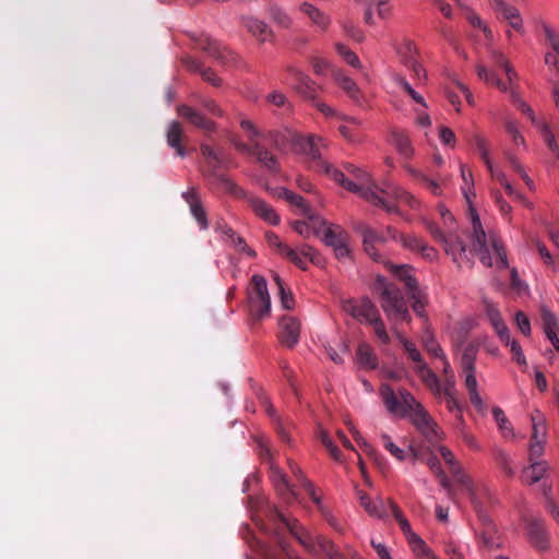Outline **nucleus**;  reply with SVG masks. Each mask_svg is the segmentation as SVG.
<instances>
[{
	"instance_id": "obj_59",
	"label": "nucleus",
	"mask_w": 559,
	"mask_h": 559,
	"mask_svg": "<svg viewBox=\"0 0 559 559\" xmlns=\"http://www.w3.org/2000/svg\"><path fill=\"white\" fill-rule=\"evenodd\" d=\"M296 252L301 259L302 257L308 258L313 264L318 265L322 261L320 253L309 245H302L299 247L298 251L296 250Z\"/></svg>"
},
{
	"instance_id": "obj_28",
	"label": "nucleus",
	"mask_w": 559,
	"mask_h": 559,
	"mask_svg": "<svg viewBox=\"0 0 559 559\" xmlns=\"http://www.w3.org/2000/svg\"><path fill=\"white\" fill-rule=\"evenodd\" d=\"M356 357L362 368L376 369L378 367V358L372 348L366 343L359 344Z\"/></svg>"
},
{
	"instance_id": "obj_18",
	"label": "nucleus",
	"mask_w": 559,
	"mask_h": 559,
	"mask_svg": "<svg viewBox=\"0 0 559 559\" xmlns=\"http://www.w3.org/2000/svg\"><path fill=\"white\" fill-rule=\"evenodd\" d=\"M178 114L205 133L214 132L216 129V124L213 121L204 118L199 111L187 105L179 106Z\"/></svg>"
},
{
	"instance_id": "obj_27",
	"label": "nucleus",
	"mask_w": 559,
	"mask_h": 559,
	"mask_svg": "<svg viewBox=\"0 0 559 559\" xmlns=\"http://www.w3.org/2000/svg\"><path fill=\"white\" fill-rule=\"evenodd\" d=\"M416 373L419 376L424 384L436 394H441V385L437 374L427 366V364L420 365V367H414Z\"/></svg>"
},
{
	"instance_id": "obj_13",
	"label": "nucleus",
	"mask_w": 559,
	"mask_h": 559,
	"mask_svg": "<svg viewBox=\"0 0 559 559\" xmlns=\"http://www.w3.org/2000/svg\"><path fill=\"white\" fill-rule=\"evenodd\" d=\"M280 341L283 345L292 348L299 341L300 323L294 317L284 316L280 321Z\"/></svg>"
},
{
	"instance_id": "obj_3",
	"label": "nucleus",
	"mask_w": 559,
	"mask_h": 559,
	"mask_svg": "<svg viewBox=\"0 0 559 559\" xmlns=\"http://www.w3.org/2000/svg\"><path fill=\"white\" fill-rule=\"evenodd\" d=\"M472 243L473 250L485 266H492V254L496 257V265L499 269L508 267L507 252L496 235H487L483 228L479 216L475 210H471Z\"/></svg>"
},
{
	"instance_id": "obj_61",
	"label": "nucleus",
	"mask_w": 559,
	"mask_h": 559,
	"mask_svg": "<svg viewBox=\"0 0 559 559\" xmlns=\"http://www.w3.org/2000/svg\"><path fill=\"white\" fill-rule=\"evenodd\" d=\"M495 11L498 17L506 22L513 19L514 15H516L520 12L515 7H512L506 2H502L497 8H495Z\"/></svg>"
},
{
	"instance_id": "obj_20",
	"label": "nucleus",
	"mask_w": 559,
	"mask_h": 559,
	"mask_svg": "<svg viewBox=\"0 0 559 559\" xmlns=\"http://www.w3.org/2000/svg\"><path fill=\"white\" fill-rule=\"evenodd\" d=\"M248 202L252 211L255 213V215H258L266 223L271 225H277L280 223V216L274 211V209L271 205H269L264 200L254 197H249Z\"/></svg>"
},
{
	"instance_id": "obj_8",
	"label": "nucleus",
	"mask_w": 559,
	"mask_h": 559,
	"mask_svg": "<svg viewBox=\"0 0 559 559\" xmlns=\"http://www.w3.org/2000/svg\"><path fill=\"white\" fill-rule=\"evenodd\" d=\"M191 38L199 49L206 52L223 66H229L237 59L236 53L205 34H200L198 36L192 35Z\"/></svg>"
},
{
	"instance_id": "obj_16",
	"label": "nucleus",
	"mask_w": 559,
	"mask_h": 559,
	"mask_svg": "<svg viewBox=\"0 0 559 559\" xmlns=\"http://www.w3.org/2000/svg\"><path fill=\"white\" fill-rule=\"evenodd\" d=\"M275 515L286 525L289 532L296 537V539L310 552H316V536H312L309 532L298 526L297 522H288L282 513L275 511Z\"/></svg>"
},
{
	"instance_id": "obj_36",
	"label": "nucleus",
	"mask_w": 559,
	"mask_h": 559,
	"mask_svg": "<svg viewBox=\"0 0 559 559\" xmlns=\"http://www.w3.org/2000/svg\"><path fill=\"white\" fill-rule=\"evenodd\" d=\"M392 143L399 153L405 158H409L413 154V148L408 136L402 131L392 132Z\"/></svg>"
},
{
	"instance_id": "obj_60",
	"label": "nucleus",
	"mask_w": 559,
	"mask_h": 559,
	"mask_svg": "<svg viewBox=\"0 0 559 559\" xmlns=\"http://www.w3.org/2000/svg\"><path fill=\"white\" fill-rule=\"evenodd\" d=\"M495 11L498 17L506 22L513 19L514 15H516L520 12L515 7H512L506 2H502L497 8H495Z\"/></svg>"
},
{
	"instance_id": "obj_58",
	"label": "nucleus",
	"mask_w": 559,
	"mask_h": 559,
	"mask_svg": "<svg viewBox=\"0 0 559 559\" xmlns=\"http://www.w3.org/2000/svg\"><path fill=\"white\" fill-rule=\"evenodd\" d=\"M491 57H492V60H493V62H495V64L497 67H500V68L506 70L508 80L511 83L513 81V78L516 74H515L514 70L510 67V64H509L508 60L506 59V57L501 52H499V51H493Z\"/></svg>"
},
{
	"instance_id": "obj_50",
	"label": "nucleus",
	"mask_w": 559,
	"mask_h": 559,
	"mask_svg": "<svg viewBox=\"0 0 559 559\" xmlns=\"http://www.w3.org/2000/svg\"><path fill=\"white\" fill-rule=\"evenodd\" d=\"M335 49H336L337 53L345 60L346 63H348L349 66H352L353 68H356V69H359L361 67L359 58L348 47H346L343 44L337 43L335 45Z\"/></svg>"
},
{
	"instance_id": "obj_9",
	"label": "nucleus",
	"mask_w": 559,
	"mask_h": 559,
	"mask_svg": "<svg viewBox=\"0 0 559 559\" xmlns=\"http://www.w3.org/2000/svg\"><path fill=\"white\" fill-rule=\"evenodd\" d=\"M342 310L359 322L368 324L379 314L376 305L367 297L358 301L354 299L343 300Z\"/></svg>"
},
{
	"instance_id": "obj_5",
	"label": "nucleus",
	"mask_w": 559,
	"mask_h": 559,
	"mask_svg": "<svg viewBox=\"0 0 559 559\" xmlns=\"http://www.w3.org/2000/svg\"><path fill=\"white\" fill-rule=\"evenodd\" d=\"M374 290L381 300V308L389 320L394 322H409L411 313L406 300L401 289L393 283L378 277L374 284Z\"/></svg>"
},
{
	"instance_id": "obj_43",
	"label": "nucleus",
	"mask_w": 559,
	"mask_h": 559,
	"mask_svg": "<svg viewBox=\"0 0 559 559\" xmlns=\"http://www.w3.org/2000/svg\"><path fill=\"white\" fill-rule=\"evenodd\" d=\"M273 278L277 285L283 308L287 310L292 309L294 307V297L292 292L285 288L284 282L277 274H274Z\"/></svg>"
},
{
	"instance_id": "obj_29",
	"label": "nucleus",
	"mask_w": 559,
	"mask_h": 559,
	"mask_svg": "<svg viewBox=\"0 0 559 559\" xmlns=\"http://www.w3.org/2000/svg\"><path fill=\"white\" fill-rule=\"evenodd\" d=\"M536 127L539 129L540 134L555 159H559V143L549 123L542 121L538 122Z\"/></svg>"
},
{
	"instance_id": "obj_37",
	"label": "nucleus",
	"mask_w": 559,
	"mask_h": 559,
	"mask_svg": "<svg viewBox=\"0 0 559 559\" xmlns=\"http://www.w3.org/2000/svg\"><path fill=\"white\" fill-rule=\"evenodd\" d=\"M348 235L340 227L335 226L334 228L328 227L324 230V242L326 246L335 248L343 242L347 241Z\"/></svg>"
},
{
	"instance_id": "obj_6",
	"label": "nucleus",
	"mask_w": 559,
	"mask_h": 559,
	"mask_svg": "<svg viewBox=\"0 0 559 559\" xmlns=\"http://www.w3.org/2000/svg\"><path fill=\"white\" fill-rule=\"evenodd\" d=\"M249 310L251 316L258 320L270 314L271 298L267 290L266 280L262 275L255 274L251 278Z\"/></svg>"
},
{
	"instance_id": "obj_54",
	"label": "nucleus",
	"mask_w": 559,
	"mask_h": 559,
	"mask_svg": "<svg viewBox=\"0 0 559 559\" xmlns=\"http://www.w3.org/2000/svg\"><path fill=\"white\" fill-rule=\"evenodd\" d=\"M370 325L373 328L376 336L382 344H390L391 338L385 330V325L380 317V313L371 321Z\"/></svg>"
},
{
	"instance_id": "obj_45",
	"label": "nucleus",
	"mask_w": 559,
	"mask_h": 559,
	"mask_svg": "<svg viewBox=\"0 0 559 559\" xmlns=\"http://www.w3.org/2000/svg\"><path fill=\"white\" fill-rule=\"evenodd\" d=\"M412 174L418 180V182H420L433 195H440L442 193V187L438 180L429 178L428 176L418 171H412Z\"/></svg>"
},
{
	"instance_id": "obj_24",
	"label": "nucleus",
	"mask_w": 559,
	"mask_h": 559,
	"mask_svg": "<svg viewBox=\"0 0 559 559\" xmlns=\"http://www.w3.org/2000/svg\"><path fill=\"white\" fill-rule=\"evenodd\" d=\"M479 518L484 524V530L480 534L483 545L488 549L499 548L501 543L499 540V536L496 535L495 526L491 523V520L480 512Z\"/></svg>"
},
{
	"instance_id": "obj_57",
	"label": "nucleus",
	"mask_w": 559,
	"mask_h": 559,
	"mask_svg": "<svg viewBox=\"0 0 559 559\" xmlns=\"http://www.w3.org/2000/svg\"><path fill=\"white\" fill-rule=\"evenodd\" d=\"M400 241L402 242L403 247L418 252L426 243L421 238L415 235H401Z\"/></svg>"
},
{
	"instance_id": "obj_7",
	"label": "nucleus",
	"mask_w": 559,
	"mask_h": 559,
	"mask_svg": "<svg viewBox=\"0 0 559 559\" xmlns=\"http://www.w3.org/2000/svg\"><path fill=\"white\" fill-rule=\"evenodd\" d=\"M353 228L362 238V246L365 252L376 262H383L384 259L379 252L377 246L384 245L386 236L378 233L364 222H355Z\"/></svg>"
},
{
	"instance_id": "obj_42",
	"label": "nucleus",
	"mask_w": 559,
	"mask_h": 559,
	"mask_svg": "<svg viewBox=\"0 0 559 559\" xmlns=\"http://www.w3.org/2000/svg\"><path fill=\"white\" fill-rule=\"evenodd\" d=\"M335 81L338 86L352 98L357 99L358 87L357 84L348 76L343 73L335 74Z\"/></svg>"
},
{
	"instance_id": "obj_53",
	"label": "nucleus",
	"mask_w": 559,
	"mask_h": 559,
	"mask_svg": "<svg viewBox=\"0 0 559 559\" xmlns=\"http://www.w3.org/2000/svg\"><path fill=\"white\" fill-rule=\"evenodd\" d=\"M401 342L408 358L414 361L415 367H420V365L426 364L423 359L420 352L416 348L413 342L403 337L401 338Z\"/></svg>"
},
{
	"instance_id": "obj_30",
	"label": "nucleus",
	"mask_w": 559,
	"mask_h": 559,
	"mask_svg": "<svg viewBox=\"0 0 559 559\" xmlns=\"http://www.w3.org/2000/svg\"><path fill=\"white\" fill-rule=\"evenodd\" d=\"M300 10L302 13H305L311 20V22L314 25L319 26L322 29H325L328 27L330 20L318 8L313 7L312 4H310L308 2H304L300 5Z\"/></svg>"
},
{
	"instance_id": "obj_56",
	"label": "nucleus",
	"mask_w": 559,
	"mask_h": 559,
	"mask_svg": "<svg viewBox=\"0 0 559 559\" xmlns=\"http://www.w3.org/2000/svg\"><path fill=\"white\" fill-rule=\"evenodd\" d=\"M277 197L284 198L287 202L296 205L297 207L301 209L304 212L307 211V206H306L304 198L287 190V189H281L277 193Z\"/></svg>"
},
{
	"instance_id": "obj_17",
	"label": "nucleus",
	"mask_w": 559,
	"mask_h": 559,
	"mask_svg": "<svg viewBox=\"0 0 559 559\" xmlns=\"http://www.w3.org/2000/svg\"><path fill=\"white\" fill-rule=\"evenodd\" d=\"M440 453L445 463L450 467V472L455 478V480L466 488L468 491H472V480L471 478L463 472V468L455 460L454 454L448 448L441 447Z\"/></svg>"
},
{
	"instance_id": "obj_31",
	"label": "nucleus",
	"mask_w": 559,
	"mask_h": 559,
	"mask_svg": "<svg viewBox=\"0 0 559 559\" xmlns=\"http://www.w3.org/2000/svg\"><path fill=\"white\" fill-rule=\"evenodd\" d=\"M316 555L323 554L328 559H336L342 556L333 542L322 535L316 536Z\"/></svg>"
},
{
	"instance_id": "obj_55",
	"label": "nucleus",
	"mask_w": 559,
	"mask_h": 559,
	"mask_svg": "<svg viewBox=\"0 0 559 559\" xmlns=\"http://www.w3.org/2000/svg\"><path fill=\"white\" fill-rule=\"evenodd\" d=\"M382 445L399 461L405 460V451L397 447L386 433L381 435Z\"/></svg>"
},
{
	"instance_id": "obj_10",
	"label": "nucleus",
	"mask_w": 559,
	"mask_h": 559,
	"mask_svg": "<svg viewBox=\"0 0 559 559\" xmlns=\"http://www.w3.org/2000/svg\"><path fill=\"white\" fill-rule=\"evenodd\" d=\"M288 73L293 79L292 85L299 95L310 102L318 99L321 87L316 82L294 67L288 68Z\"/></svg>"
},
{
	"instance_id": "obj_22",
	"label": "nucleus",
	"mask_w": 559,
	"mask_h": 559,
	"mask_svg": "<svg viewBox=\"0 0 559 559\" xmlns=\"http://www.w3.org/2000/svg\"><path fill=\"white\" fill-rule=\"evenodd\" d=\"M462 369L465 374V385L467 391L477 389L475 377V355L471 349H466L462 356Z\"/></svg>"
},
{
	"instance_id": "obj_38",
	"label": "nucleus",
	"mask_w": 559,
	"mask_h": 559,
	"mask_svg": "<svg viewBox=\"0 0 559 559\" xmlns=\"http://www.w3.org/2000/svg\"><path fill=\"white\" fill-rule=\"evenodd\" d=\"M289 466L292 473L301 481L302 487L312 501L317 506H321V498L317 495L314 485L304 476L301 469L296 464L290 463Z\"/></svg>"
},
{
	"instance_id": "obj_48",
	"label": "nucleus",
	"mask_w": 559,
	"mask_h": 559,
	"mask_svg": "<svg viewBox=\"0 0 559 559\" xmlns=\"http://www.w3.org/2000/svg\"><path fill=\"white\" fill-rule=\"evenodd\" d=\"M346 171L353 176L354 179H349L350 181H353L354 183H357V185H361L364 183V186H369L371 180H370V177L369 175L358 168L357 166L353 165V164H345L344 165Z\"/></svg>"
},
{
	"instance_id": "obj_23",
	"label": "nucleus",
	"mask_w": 559,
	"mask_h": 559,
	"mask_svg": "<svg viewBox=\"0 0 559 559\" xmlns=\"http://www.w3.org/2000/svg\"><path fill=\"white\" fill-rule=\"evenodd\" d=\"M388 267L400 281L404 283L407 294L419 289L418 283L416 278L413 276V269L411 266L405 264L394 265L390 263Z\"/></svg>"
},
{
	"instance_id": "obj_15",
	"label": "nucleus",
	"mask_w": 559,
	"mask_h": 559,
	"mask_svg": "<svg viewBox=\"0 0 559 559\" xmlns=\"http://www.w3.org/2000/svg\"><path fill=\"white\" fill-rule=\"evenodd\" d=\"M527 535L531 544L538 550L544 551L549 547V537L544 521L532 519L527 524Z\"/></svg>"
},
{
	"instance_id": "obj_64",
	"label": "nucleus",
	"mask_w": 559,
	"mask_h": 559,
	"mask_svg": "<svg viewBox=\"0 0 559 559\" xmlns=\"http://www.w3.org/2000/svg\"><path fill=\"white\" fill-rule=\"evenodd\" d=\"M265 559H299L294 556L285 545L281 544V551L269 550L265 552Z\"/></svg>"
},
{
	"instance_id": "obj_35",
	"label": "nucleus",
	"mask_w": 559,
	"mask_h": 559,
	"mask_svg": "<svg viewBox=\"0 0 559 559\" xmlns=\"http://www.w3.org/2000/svg\"><path fill=\"white\" fill-rule=\"evenodd\" d=\"M455 392L456 391H455V386H454V381L450 380V379L447 380L444 386L441 388V393H443L444 399H445L447 408L450 412H457L460 415V418L462 419L461 407L455 397Z\"/></svg>"
},
{
	"instance_id": "obj_52",
	"label": "nucleus",
	"mask_w": 559,
	"mask_h": 559,
	"mask_svg": "<svg viewBox=\"0 0 559 559\" xmlns=\"http://www.w3.org/2000/svg\"><path fill=\"white\" fill-rule=\"evenodd\" d=\"M492 416L500 429V431L506 435L507 432L509 433H512L513 435V428H512V425L511 423L509 421V419L507 418L504 412L498 407V406H495L492 408Z\"/></svg>"
},
{
	"instance_id": "obj_63",
	"label": "nucleus",
	"mask_w": 559,
	"mask_h": 559,
	"mask_svg": "<svg viewBox=\"0 0 559 559\" xmlns=\"http://www.w3.org/2000/svg\"><path fill=\"white\" fill-rule=\"evenodd\" d=\"M543 31L547 43L552 48L554 52L559 50V33L549 25H544Z\"/></svg>"
},
{
	"instance_id": "obj_33",
	"label": "nucleus",
	"mask_w": 559,
	"mask_h": 559,
	"mask_svg": "<svg viewBox=\"0 0 559 559\" xmlns=\"http://www.w3.org/2000/svg\"><path fill=\"white\" fill-rule=\"evenodd\" d=\"M469 144L475 147L480 158L485 163L487 169H491V160L489 157L488 142L480 134H473L468 140Z\"/></svg>"
},
{
	"instance_id": "obj_40",
	"label": "nucleus",
	"mask_w": 559,
	"mask_h": 559,
	"mask_svg": "<svg viewBox=\"0 0 559 559\" xmlns=\"http://www.w3.org/2000/svg\"><path fill=\"white\" fill-rule=\"evenodd\" d=\"M477 75L480 80L485 81L487 84H493L501 91H507L508 86L504 82H502L495 72L488 71L484 66L478 64L476 67Z\"/></svg>"
},
{
	"instance_id": "obj_14",
	"label": "nucleus",
	"mask_w": 559,
	"mask_h": 559,
	"mask_svg": "<svg viewBox=\"0 0 559 559\" xmlns=\"http://www.w3.org/2000/svg\"><path fill=\"white\" fill-rule=\"evenodd\" d=\"M265 240L271 248H273L278 254L288 259L296 266L301 270L307 269L305 260L298 255L295 249L282 242L276 234L272 231L266 233Z\"/></svg>"
},
{
	"instance_id": "obj_34",
	"label": "nucleus",
	"mask_w": 559,
	"mask_h": 559,
	"mask_svg": "<svg viewBox=\"0 0 559 559\" xmlns=\"http://www.w3.org/2000/svg\"><path fill=\"white\" fill-rule=\"evenodd\" d=\"M496 464L503 471L508 477L514 476L513 461L510 455L502 449L496 448L492 452Z\"/></svg>"
},
{
	"instance_id": "obj_51",
	"label": "nucleus",
	"mask_w": 559,
	"mask_h": 559,
	"mask_svg": "<svg viewBox=\"0 0 559 559\" xmlns=\"http://www.w3.org/2000/svg\"><path fill=\"white\" fill-rule=\"evenodd\" d=\"M318 438L320 439L321 443L326 448V450L330 452L332 457L336 461H341L342 452L341 450L333 443L331 437L329 433L320 429L318 432Z\"/></svg>"
},
{
	"instance_id": "obj_4",
	"label": "nucleus",
	"mask_w": 559,
	"mask_h": 559,
	"mask_svg": "<svg viewBox=\"0 0 559 559\" xmlns=\"http://www.w3.org/2000/svg\"><path fill=\"white\" fill-rule=\"evenodd\" d=\"M200 151L204 159L203 176L229 194L236 198H247L246 191L222 171L230 167L229 158L207 144H201Z\"/></svg>"
},
{
	"instance_id": "obj_47",
	"label": "nucleus",
	"mask_w": 559,
	"mask_h": 559,
	"mask_svg": "<svg viewBox=\"0 0 559 559\" xmlns=\"http://www.w3.org/2000/svg\"><path fill=\"white\" fill-rule=\"evenodd\" d=\"M531 419L533 424L531 441H544L546 432L544 427L543 415L538 411H536L534 414H532Z\"/></svg>"
},
{
	"instance_id": "obj_2",
	"label": "nucleus",
	"mask_w": 559,
	"mask_h": 559,
	"mask_svg": "<svg viewBox=\"0 0 559 559\" xmlns=\"http://www.w3.org/2000/svg\"><path fill=\"white\" fill-rule=\"evenodd\" d=\"M380 394L390 414L400 418H409L429 443L436 444L440 441L436 421L409 391L400 389L396 393L390 385L384 384L380 389Z\"/></svg>"
},
{
	"instance_id": "obj_46",
	"label": "nucleus",
	"mask_w": 559,
	"mask_h": 559,
	"mask_svg": "<svg viewBox=\"0 0 559 559\" xmlns=\"http://www.w3.org/2000/svg\"><path fill=\"white\" fill-rule=\"evenodd\" d=\"M269 16L270 19L281 27L288 28L292 25V19L288 14L276 5H271L269 8Z\"/></svg>"
},
{
	"instance_id": "obj_26",
	"label": "nucleus",
	"mask_w": 559,
	"mask_h": 559,
	"mask_svg": "<svg viewBox=\"0 0 559 559\" xmlns=\"http://www.w3.org/2000/svg\"><path fill=\"white\" fill-rule=\"evenodd\" d=\"M182 127L178 121H173L167 129V143L169 146L175 148L176 154L180 157L186 155V150L181 144L182 139Z\"/></svg>"
},
{
	"instance_id": "obj_21",
	"label": "nucleus",
	"mask_w": 559,
	"mask_h": 559,
	"mask_svg": "<svg viewBox=\"0 0 559 559\" xmlns=\"http://www.w3.org/2000/svg\"><path fill=\"white\" fill-rule=\"evenodd\" d=\"M257 160L262 164L270 171L278 170V163L275 155H273L259 140L253 142V152Z\"/></svg>"
},
{
	"instance_id": "obj_44",
	"label": "nucleus",
	"mask_w": 559,
	"mask_h": 559,
	"mask_svg": "<svg viewBox=\"0 0 559 559\" xmlns=\"http://www.w3.org/2000/svg\"><path fill=\"white\" fill-rule=\"evenodd\" d=\"M408 298L413 300L412 308L414 312L418 316L424 318L426 316L425 308H426V294L421 292V289H417L413 293L407 294Z\"/></svg>"
},
{
	"instance_id": "obj_49",
	"label": "nucleus",
	"mask_w": 559,
	"mask_h": 559,
	"mask_svg": "<svg viewBox=\"0 0 559 559\" xmlns=\"http://www.w3.org/2000/svg\"><path fill=\"white\" fill-rule=\"evenodd\" d=\"M261 139L269 141L270 144L277 150L284 147L290 141V136L288 134L280 131H269Z\"/></svg>"
},
{
	"instance_id": "obj_12",
	"label": "nucleus",
	"mask_w": 559,
	"mask_h": 559,
	"mask_svg": "<svg viewBox=\"0 0 559 559\" xmlns=\"http://www.w3.org/2000/svg\"><path fill=\"white\" fill-rule=\"evenodd\" d=\"M241 24L260 44L272 43L275 39L272 28L257 17L243 16L241 17Z\"/></svg>"
},
{
	"instance_id": "obj_1",
	"label": "nucleus",
	"mask_w": 559,
	"mask_h": 559,
	"mask_svg": "<svg viewBox=\"0 0 559 559\" xmlns=\"http://www.w3.org/2000/svg\"><path fill=\"white\" fill-rule=\"evenodd\" d=\"M323 142L324 140L321 136L311 135L302 144L305 153L313 160V167H316L318 171L324 173L346 190L357 193L369 203L382 207L388 213L399 212L394 201L404 202L413 209L416 207L417 201L415 198L394 183L386 182L380 188L372 181L369 186H364V183L357 185L348 180L343 171L322 159L320 145L324 146Z\"/></svg>"
},
{
	"instance_id": "obj_11",
	"label": "nucleus",
	"mask_w": 559,
	"mask_h": 559,
	"mask_svg": "<svg viewBox=\"0 0 559 559\" xmlns=\"http://www.w3.org/2000/svg\"><path fill=\"white\" fill-rule=\"evenodd\" d=\"M183 200L188 203L190 213L197 221L200 229H207L209 222L206 211L201 201L200 193L195 188H190L188 191L182 193Z\"/></svg>"
},
{
	"instance_id": "obj_32",
	"label": "nucleus",
	"mask_w": 559,
	"mask_h": 559,
	"mask_svg": "<svg viewBox=\"0 0 559 559\" xmlns=\"http://www.w3.org/2000/svg\"><path fill=\"white\" fill-rule=\"evenodd\" d=\"M548 464L545 461H533L530 466L523 471L526 478H530L531 484L539 481L547 473Z\"/></svg>"
},
{
	"instance_id": "obj_39",
	"label": "nucleus",
	"mask_w": 559,
	"mask_h": 559,
	"mask_svg": "<svg viewBox=\"0 0 559 559\" xmlns=\"http://www.w3.org/2000/svg\"><path fill=\"white\" fill-rule=\"evenodd\" d=\"M540 317L543 321V326L546 335H550L551 333H558L559 331V322L557 317L546 307L540 309Z\"/></svg>"
},
{
	"instance_id": "obj_41",
	"label": "nucleus",
	"mask_w": 559,
	"mask_h": 559,
	"mask_svg": "<svg viewBox=\"0 0 559 559\" xmlns=\"http://www.w3.org/2000/svg\"><path fill=\"white\" fill-rule=\"evenodd\" d=\"M484 307H485L486 316L489 319L495 331L506 325V323L503 322V319L501 317V313L496 305H493L492 302H490L488 300H485Z\"/></svg>"
},
{
	"instance_id": "obj_25",
	"label": "nucleus",
	"mask_w": 559,
	"mask_h": 559,
	"mask_svg": "<svg viewBox=\"0 0 559 559\" xmlns=\"http://www.w3.org/2000/svg\"><path fill=\"white\" fill-rule=\"evenodd\" d=\"M442 243L445 252L452 257L453 261L457 262L459 259L466 255V246L457 235H448L447 238H443Z\"/></svg>"
},
{
	"instance_id": "obj_62",
	"label": "nucleus",
	"mask_w": 559,
	"mask_h": 559,
	"mask_svg": "<svg viewBox=\"0 0 559 559\" xmlns=\"http://www.w3.org/2000/svg\"><path fill=\"white\" fill-rule=\"evenodd\" d=\"M360 503L371 516L381 518L383 515L381 507L372 502L367 495L364 493L360 496Z\"/></svg>"
},
{
	"instance_id": "obj_19",
	"label": "nucleus",
	"mask_w": 559,
	"mask_h": 559,
	"mask_svg": "<svg viewBox=\"0 0 559 559\" xmlns=\"http://www.w3.org/2000/svg\"><path fill=\"white\" fill-rule=\"evenodd\" d=\"M271 480L277 493L286 501L296 498V492L293 486L288 483L286 475L276 466H271L270 471Z\"/></svg>"
}]
</instances>
